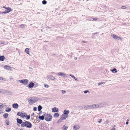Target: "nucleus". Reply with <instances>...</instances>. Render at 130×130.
Returning a JSON list of instances; mask_svg holds the SVG:
<instances>
[{"label":"nucleus","mask_w":130,"mask_h":130,"mask_svg":"<svg viewBox=\"0 0 130 130\" xmlns=\"http://www.w3.org/2000/svg\"><path fill=\"white\" fill-rule=\"evenodd\" d=\"M21 126L22 127L26 126L28 128H31L32 127V125L30 122L25 121V122H23L21 124Z\"/></svg>","instance_id":"obj_1"},{"label":"nucleus","mask_w":130,"mask_h":130,"mask_svg":"<svg viewBox=\"0 0 130 130\" xmlns=\"http://www.w3.org/2000/svg\"><path fill=\"white\" fill-rule=\"evenodd\" d=\"M45 118V120L47 121H50L52 118V117L51 115L47 114L46 115H44Z\"/></svg>","instance_id":"obj_2"},{"label":"nucleus","mask_w":130,"mask_h":130,"mask_svg":"<svg viewBox=\"0 0 130 130\" xmlns=\"http://www.w3.org/2000/svg\"><path fill=\"white\" fill-rule=\"evenodd\" d=\"M19 81L20 83H23V84L25 85H26L28 82V80L27 79L19 80Z\"/></svg>","instance_id":"obj_3"},{"label":"nucleus","mask_w":130,"mask_h":130,"mask_svg":"<svg viewBox=\"0 0 130 130\" xmlns=\"http://www.w3.org/2000/svg\"><path fill=\"white\" fill-rule=\"evenodd\" d=\"M26 113H22V112H18L17 113V115L18 116H20L22 118L26 117Z\"/></svg>","instance_id":"obj_4"},{"label":"nucleus","mask_w":130,"mask_h":130,"mask_svg":"<svg viewBox=\"0 0 130 130\" xmlns=\"http://www.w3.org/2000/svg\"><path fill=\"white\" fill-rule=\"evenodd\" d=\"M112 37L116 40H121V38L115 34H113L112 35Z\"/></svg>","instance_id":"obj_5"},{"label":"nucleus","mask_w":130,"mask_h":130,"mask_svg":"<svg viewBox=\"0 0 130 130\" xmlns=\"http://www.w3.org/2000/svg\"><path fill=\"white\" fill-rule=\"evenodd\" d=\"M38 100V99H37L33 101L32 100L30 99L28 100L29 104H32L34 103L35 102L37 101Z\"/></svg>","instance_id":"obj_6"},{"label":"nucleus","mask_w":130,"mask_h":130,"mask_svg":"<svg viewBox=\"0 0 130 130\" xmlns=\"http://www.w3.org/2000/svg\"><path fill=\"white\" fill-rule=\"evenodd\" d=\"M68 116L64 114H62V117L60 118V120H65L68 117Z\"/></svg>","instance_id":"obj_7"},{"label":"nucleus","mask_w":130,"mask_h":130,"mask_svg":"<svg viewBox=\"0 0 130 130\" xmlns=\"http://www.w3.org/2000/svg\"><path fill=\"white\" fill-rule=\"evenodd\" d=\"M34 86V83L32 82L30 83L28 85V87L31 88H32Z\"/></svg>","instance_id":"obj_8"},{"label":"nucleus","mask_w":130,"mask_h":130,"mask_svg":"<svg viewBox=\"0 0 130 130\" xmlns=\"http://www.w3.org/2000/svg\"><path fill=\"white\" fill-rule=\"evenodd\" d=\"M59 111L58 109L56 107H54L52 108V111L53 112H57Z\"/></svg>","instance_id":"obj_9"},{"label":"nucleus","mask_w":130,"mask_h":130,"mask_svg":"<svg viewBox=\"0 0 130 130\" xmlns=\"http://www.w3.org/2000/svg\"><path fill=\"white\" fill-rule=\"evenodd\" d=\"M57 75L59 76H62L63 77H65L66 76V74H65L62 72L58 73H57Z\"/></svg>","instance_id":"obj_10"},{"label":"nucleus","mask_w":130,"mask_h":130,"mask_svg":"<svg viewBox=\"0 0 130 130\" xmlns=\"http://www.w3.org/2000/svg\"><path fill=\"white\" fill-rule=\"evenodd\" d=\"M12 106L14 109H17L19 107V105L17 103H14L12 104Z\"/></svg>","instance_id":"obj_11"},{"label":"nucleus","mask_w":130,"mask_h":130,"mask_svg":"<svg viewBox=\"0 0 130 130\" xmlns=\"http://www.w3.org/2000/svg\"><path fill=\"white\" fill-rule=\"evenodd\" d=\"M12 11L10 7H8V8L4 12L5 14H6Z\"/></svg>","instance_id":"obj_12"},{"label":"nucleus","mask_w":130,"mask_h":130,"mask_svg":"<svg viewBox=\"0 0 130 130\" xmlns=\"http://www.w3.org/2000/svg\"><path fill=\"white\" fill-rule=\"evenodd\" d=\"M17 123L19 124H22L23 123V121L22 120L18 118L17 119Z\"/></svg>","instance_id":"obj_13"},{"label":"nucleus","mask_w":130,"mask_h":130,"mask_svg":"<svg viewBox=\"0 0 130 130\" xmlns=\"http://www.w3.org/2000/svg\"><path fill=\"white\" fill-rule=\"evenodd\" d=\"M47 77L48 78L52 80H54L55 79V77L52 75H48L47 76Z\"/></svg>","instance_id":"obj_14"},{"label":"nucleus","mask_w":130,"mask_h":130,"mask_svg":"<svg viewBox=\"0 0 130 130\" xmlns=\"http://www.w3.org/2000/svg\"><path fill=\"white\" fill-rule=\"evenodd\" d=\"M69 112L70 111L69 110H65L64 111L63 113L64 114L68 116V114L69 113Z\"/></svg>","instance_id":"obj_15"},{"label":"nucleus","mask_w":130,"mask_h":130,"mask_svg":"<svg viewBox=\"0 0 130 130\" xmlns=\"http://www.w3.org/2000/svg\"><path fill=\"white\" fill-rule=\"evenodd\" d=\"M11 68V67L9 66L6 65L4 66V68L7 70H10Z\"/></svg>","instance_id":"obj_16"},{"label":"nucleus","mask_w":130,"mask_h":130,"mask_svg":"<svg viewBox=\"0 0 130 130\" xmlns=\"http://www.w3.org/2000/svg\"><path fill=\"white\" fill-rule=\"evenodd\" d=\"M73 127L75 130H76L79 128V126L78 125H76L74 126Z\"/></svg>","instance_id":"obj_17"},{"label":"nucleus","mask_w":130,"mask_h":130,"mask_svg":"<svg viewBox=\"0 0 130 130\" xmlns=\"http://www.w3.org/2000/svg\"><path fill=\"white\" fill-rule=\"evenodd\" d=\"M5 59V57L4 56H0V61H3Z\"/></svg>","instance_id":"obj_18"},{"label":"nucleus","mask_w":130,"mask_h":130,"mask_svg":"<svg viewBox=\"0 0 130 130\" xmlns=\"http://www.w3.org/2000/svg\"><path fill=\"white\" fill-rule=\"evenodd\" d=\"M98 105L99 108H101L103 107L104 106V104L103 103L98 104Z\"/></svg>","instance_id":"obj_19"},{"label":"nucleus","mask_w":130,"mask_h":130,"mask_svg":"<svg viewBox=\"0 0 130 130\" xmlns=\"http://www.w3.org/2000/svg\"><path fill=\"white\" fill-rule=\"evenodd\" d=\"M93 108H99L98 104H93Z\"/></svg>","instance_id":"obj_20"},{"label":"nucleus","mask_w":130,"mask_h":130,"mask_svg":"<svg viewBox=\"0 0 130 130\" xmlns=\"http://www.w3.org/2000/svg\"><path fill=\"white\" fill-rule=\"evenodd\" d=\"M44 117H44V116L42 115L41 116H39V118L41 120H43L44 119Z\"/></svg>","instance_id":"obj_21"},{"label":"nucleus","mask_w":130,"mask_h":130,"mask_svg":"<svg viewBox=\"0 0 130 130\" xmlns=\"http://www.w3.org/2000/svg\"><path fill=\"white\" fill-rule=\"evenodd\" d=\"M8 114L7 113H5L3 115V116L5 118H7L8 116Z\"/></svg>","instance_id":"obj_22"},{"label":"nucleus","mask_w":130,"mask_h":130,"mask_svg":"<svg viewBox=\"0 0 130 130\" xmlns=\"http://www.w3.org/2000/svg\"><path fill=\"white\" fill-rule=\"evenodd\" d=\"M25 52L27 54H29V50L28 48H26L25 50Z\"/></svg>","instance_id":"obj_23"},{"label":"nucleus","mask_w":130,"mask_h":130,"mask_svg":"<svg viewBox=\"0 0 130 130\" xmlns=\"http://www.w3.org/2000/svg\"><path fill=\"white\" fill-rule=\"evenodd\" d=\"M69 75L71 76L72 78L74 79L75 80L77 81L78 80L73 75L71 74H69Z\"/></svg>","instance_id":"obj_24"},{"label":"nucleus","mask_w":130,"mask_h":130,"mask_svg":"<svg viewBox=\"0 0 130 130\" xmlns=\"http://www.w3.org/2000/svg\"><path fill=\"white\" fill-rule=\"evenodd\" d=\"M11 109L10 108H9V107H7L6 108V109L5 110V111L6 112H9L11 111Z\"/></svg>","instance_id":"obj_25"},{"label":"nucleus","mask_w":130,"mask_h":130,"mask_svg":"<svg viewBox=\"0 0 130 130\" xmlns=\"http://www.w3.org/2000/svg\"><path fill=\"white\" fill-rule=\"evenodd\" d=\"M59 116V113H55L54 116V117H58Z\"/></svg>","instance_id":"obj_26"},{"label":"nucleus","mask_w":130,"mask_h":130,"mask_svg":"<svg viewBox=\"0 0 130 130\" xmlns=\"http://www.w3.org/2000/svg\"><path fill=\"white\" fill-rule=\"evenodd\" d=\"M38 111H40L41 109H42V106L40 105H39L38 107Z\"/></svg>","instance_id":"obj_27"},{"label":"nucleus","mask_w":130,"mask_h":130,"mask_svg":"<svg viewBox=\"0 0 130 130\" xmlns=\"http://www.w3.org/2000/svg\"><path fill=\"white\" fill-rule=\"evenodd\" d=\"M111 71L113 73H116L117 72L116 69L115 68L112 69L111 70Z\"/></svg>","instance_id":"obj_28"},{"label":"nucleus","mask_w":130,"mask_h":130,"mask_svg":"<svg viewBox=\"0 0 130 130\" xmlns=\"http://www.w3.org/2000/svg\"><path fill=\"white\" fill-rule=\"evenodd\" d=\"M26 116V120H28L30 119V116L29 115H27V114L26 113V115H25Z\"/></svg>","instance_id":"obj_29"},{"label":"nucleus","mask_w":130,"mask_h":130,"mask_svg":"<svg viewBox=\"0 0 130 130\" xmlns=\"http://www.w3.org/2000/svg\"><path fill=\"white\" fill-rule=\"evenodd\" d=\"M42 3L43 4L45 5L47 3V1L45 0H43L42 1Z\"/></svg>","instance_id":"obj_30"},{"label":"nucleus","mask_w":130,"mask_h":130,"mask_svg":"<svg viewBox=\"0 0 130 130\" xmlns=\"http://www.w3.org/2000/svg\"><path fill=\"white\" fill-rule=\"evenodd\" d=\"M5 123L7 125H8L9 124V121L8 120H6L5 121Z\"/></svg>","instance_id":"obj_31"},{"label":"nucleus","mask_w":130,"mask_h":130,"mask_svg":"<svg viewBox=\"0 0 130 130\" xmlns=\"http://www.w3.org/2000/svg\"><path fill=\"white\" fill-rule=\"evenodd\" d=\"M89 108H93V105H89Z\"/></svg>","instance_id":"obj_32"},{"label":"nucleus","mask_w":130,"mask_h":130,"mask_svg":"<svg viewBox=\"0 0 130 130\" xmlns=\"http://www.w3.org/2000/svg\"><path fill=\"white\" fill-rule=\"evenodd\" d=\"M63 130H67L68 128V127L65 125L63 126Z\"/></svg>","instance_id":"obj_33"},{"label":"nucleus","mask_w":130,"mask_h":130,"mask_svg":"<svg viewBox=\"0 0 130 130\" xmlns=\"http://www.w3.org/2000/svg\"><path fill=\"white\" fill-rule=\"evenodd\" d=\"M103 83V82H99V83L98 84V86H99V85H102V84H103V83Z\"/></svg>","instance_id":"obj_34"},{"label":"nucleus","mask_w":130,"mask_h":130,"mask_svg":"<svg viewBox=\"0 0 130 130\" xmlns=\"http://www.w3.org/2000/svg\"><path fill=\"white\" fill-rule=\"evenodd\" d=\"M20 27L22 28H24L25 27L24 26V25L23 24H22L20 26Z\"/></svg>","instance_id":"obj_35"},{"label":"nucleus","mask_w":130,"mask_h":130,"mask_svg":"<svg viewBox=\"0 0 130 130\" xmlns=\"http://www.w3.org/2000/svg\"><path fill=\"white\" fill-rule=\"evenodd\" d=\"M102 121V119H99V120L98 121V122L99 123H100Z\"/></svg>","instance_id":"obj_36"},{"label":"nucleus","mask_w":130,"mask_h":130,"mask_svg":"<svg viewBox=\"0 0 130 130\" xmlns=\"http://www.w3.org/2000/svg\"><path fill=\"white\" fill-rule=\"evenodd\" d=\"M121 8L122 9H126V7L124 6H122L121 7Z\"/></svg>","instance_id":"obj_37"},{"label":"nucleus","mask_w":130,"mask_h":130,"mask_svg":"<svg viewBox=\"0 0 130 130\" xmlns=\"http://www.w3.org/2000/svg\"><path fill=\"white\" fill-rule=\"evenodd\" d=\"M37 110V108L36 107H35L33 108V110L34 111H36Z\"/></svg>","instance_id":"obj_38"},{"label":"nucleus","mask_w":130,"mask_h":130,"mask_svg":"<svg viewBox=\"0 0 130 130\" xmlns=\"http://www.w3.org/2000/svg\"><path fill=\"white\" fill-rule=\"evenodd\" d=\"M61 92L62 94H64L66 92V91L64 90H62L61 91Z\"/></svg>","instance_id":"obj_39"},{"label":"nucleus","mask_w":130,"mask_h":130,"mask_svg":"<svg viewBox=\"0 0 130 130\" xmlns=\"http://www.w3.org/2000/svg\"><path fill=\"white\" fill-rule=\"evenodd\" d=\"M3 108V106H2V104L0 103V109H1Z\"/></svg>","instance_id":"obj_40"},{"label":"nucleus","mask_w":130,"mask_h":130,"mask_svg":"<svg viewBox=\"0 0 130 130\" xmlns=\"http://www.w3.org/2000/svg\"><path fill=\"white\" fill-rule=\"evenodd\" d=\"M84 93H86L87 92H89V91L88 90H85V91H84Z\"/></svg>","instance_id":"obj_41"},{"label":"nucleus","mask_w":130,"mask_h":130,"mask_svg":"<svg viewBox=\"0 0 130 130\" xmlns=\"http://www.w3.org/2000/svg\"><path fill=\"white\" fill-rule=\"evenodd\" d=\"M84 107L85 108H89V105L85 106Z\"/></svg>","instance_id":"obj_42"},{"label":"nucleus","mask_w":130,"mask_h":130,"mask_svg":"<svg viewBox=\"0 0 130 130\" xmlns=\"http://www.w3.org/2000/svg\"><path fill=\"white\" fill-rule=\"evenodd\" d=\"M62 120H60V119H59L58 120V121H57V122H58V123H59V122H61V121H62Z\"/></svg>","instance_id":"obj_43"},{"label":"nucleus","mask_w":130,"mask_h":130,"mask_svg":"<svg viewBox=\"0 0 130 130\" xmlns=\"http://www.w3.org/2000/svg\"><path fill=\"white\" fill-rule=\"evenodd\" d=\"M92 19L94 21H96L98 19L97 18H93Z\"/></svg>","instance_id":"obj_44"},{"label":"nucleus","mask_w":130,"mask_h":130,"mask_svg":"<svg viewBox=\"0 0 130 130\" xmlns=\"http://www.w3.org/2000/svg\"><path fill=\"white\" fill-rule=\"evenodd\" d=\"M3 8H5L7 10L8 8V7H6L5 6H4Z\"/></svg>","instance_id":"obj_45"},{"label":"nucleus","mask_w":130,"mask_h":130,"mask_svg":"<svg viewBox=\"0 0 130 130\" xmlns=\"http://www.w3.org/2000/svg\"><path fill=\"white\" fill-rule=\"evenodd\" d=\"M44 86L45 87H46V86L47 88H48L49 87V86L48 85H47L46 84H44Z\"/></svg>","instance_id":"obj_46"},{"label":"nucleus","mask_w":130,"mask_h":130,"mask_svg":"<svg viewBox=\"0 0 130 130\" xmlns=\"http://www.w3.org/2000/svg\"><path fill=\"white\" fill-rule=\"evenodd\" d=\"M3 13L5 14L4 12H1L0 11V14H2Z\"/></svg>","instance_id":"obj_47"},{"label":"nucleus","mask_w":130,"mask_h":130,"mask_svg":"<svg viewBox=\"0 0 130 130\" xmlns=\"http://www.w3.org/2000/svg\"><path fill=\"white\" fill-rule=\"evenodd\" d=\"M4 92H3V90H0V93H3Z\"/></svg>","instance_id":"obj_48"},{"label":"nucleus","mask_w":130,"mask_h":130,"mask_svg":"<svg viewBox=\"0 0 130 130\" xmlns=\"http://www.w3.org/2000/svg\"><path fill=\"white\" fill-rule=\"evenodd\" d=\"M1 43L2 44H4V42L3 41H2L1 42Z\"/></svg>","instance_id":"obj_49"},{"label":"nucleus","mask_w":130,"mask_h":130,"mask_svg":"<svg viewBox=\"0 0 130 130\" xmlns=\"http://www.w3.org/2000/svg\"><path fill=\"white\" fill-rule=\"evenodd\" d=\"M0 80H4L3 78L2 77H0Z\"/></svg>","instance_id":"obj_50"},{"label":"nucleus","mask_w":130,"mask_h":130,"mask_svg":"<svg viewBox=\"0 0 130 130\" xmlns=\"http://www.w3.org/2000/svg\"><path fill=\"white\" fill-rule=\"evenodd\" d=\"M128 124V121H127L126 122V125H127Z\"/></svg>","instance_id":"obj_51"},{"label":"nucleus","mask_w":130,"mask_h":130,"mask_svg":"<svg viewBox=\"0 0 130 130\" xmlns=\"http://www.w3.org/2000/svg\"><path fill=\"white\" fill-rule=\"evenodd\" d=\"M74 59L75 60H76L77 59V57H75L74 58Z\"/></svg>","instance_id":"obj_52"},{"label":"nucleus","mask_w":130,"mask_h":130,"mask_svg":"<svg viewBox=\"0 0 130 130\" xmlns=\"http://www.w3.org/2000/svg\"><path fill=\"white\" fill-rule=\"evenodd\" d=\"M34 113H32V115H31V116H33V115H34Z\"/></svg>","instance_id":"obj_53"},{"label":"nucleus","mask_w":130,"mask_h":130,"mask_svg":"<svg viewBox=\"0 0 130 130\" xmlns=\"http://www.w3.org/2000/svg\"><path fill=\"white\" fill-rule=\"evenodd\" d=\"M110 130H115V128H114L111 129Z\"/></svg>","instance_id":"obj_54"},{"label":"nucleus","mask_w":130,"mask_h":130,"mask_svg":"<svg viewBox=\"0 0 130 130\" xmlns=\"http://www.w3.org/2000/svg\"><path fill=\"white\" fill-rule=\"evenodd\" d=\"M82 42L84 43H85L86 42V41H82Z\"/></svg>","instance_id":"obj_55"},{"label":"nucleus","mask_w":130,"mask_h":130,"mask_svg":"<svg viewBox=\"0 0 130 130\" xmlns=\"http://www.w3.org/2000/svg\"><path fill=\"white\" fill-rule=\"evenodd\" d=\"M41 31L42 32H43V30L42 29H41Z\"/></svg>","instance_id":"obj_56"},{"label":"nucleus","mask_w":130,"mask_h":130,"mask_svg":"<svg viewBox=\"0 0 130 130\" xmlns=\"http://www.w3.org/2000/svg\"><path fill=\"white\" fill-rule=\"evenodd\" d=\"M108 123V122L107 121H106L105 122V123Z\"/></svg>","instance_id":"obj_57"},{"label":"nucleus","mask_w":130,"mask_h":130,"mask_svg":"<svg viewBox=\"0 0 130 130\" xmlns=\"http://www.w3.org/2000/svg\"><path fill=\"white\" fill-rule=\"evenodd\" d=\"M129 121V120H128V119H127V121H128H128Z\"/></svg>","instance_id":"obj_58"},{"label":"nucleus","mask_w":130,"mask_h":130,"mask_svg":"<svg viewBox=\"0 0 130 130\" xmlns=\"http://www.w3.org/2000/svg\"><path fill=\"white\" fill-rule=\"evenodd\" d=\"M97 33H94V34H96Z\"/></svg>","instance_id":"obj_59"},{"label":"nucleus","mask_w":130,"mask_h":130,"mask_svg":"<svg viewBox=\"0 0 130 130\" xmlns=\"http://www.w3.org/2000/svg\"><path fill=\"white\" fill-rule=\"evenodd\" d=\"M1 113V109H0V114Z\"/></svg>","instance_id":"obj_60"},{"label":"nucleus","mask_w":130,"mask_h":130,"mask_svg":"<svg viewBox=\"0 0 130 130\" xmlns=\"http://www.w3.org/2000/svg\"><path fill=\"white\" fill-rule=\"evenodd\" d=\"M40 113H41V112H40L39 113V115L40 114Z\"/></svg>","instance_id":"obj_61"},{"label":"nucleus","mask_w":130,"mask_h":130,"mask_svg":"<svg viewBox=\"0 0 130 130\" xmlns=\"http://www.w3.org/2000/svg\"><path fill=\"white\" fill-rule=\"evenodd\" d=\"M52 73H54V72H53Z\"/></svg>","instance_id":"obj_62"},{"label":"nucleus","mask_w":130,"mask_h":130,"mask_svg":"<svg viewBox=\"0 0 130 130\" xmlns=\"http://www.w3.org/2000/svg\"><path fill=\"white\" fill-rule=\"evenodd\" d=\"M129 81H130V80H129Z\"/></svg>","instance_id":"obj_63"}]
</instances>
